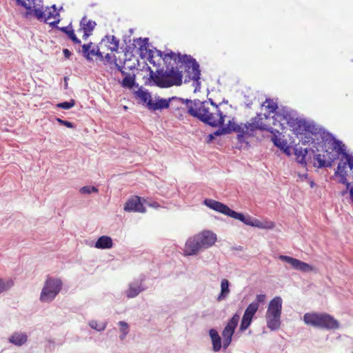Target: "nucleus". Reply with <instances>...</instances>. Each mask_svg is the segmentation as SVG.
<instances>
[{
    "label": "nucleus",
    "mask_w": 353,
    "mask_h": 353,
    "mask_svg": "<svg viewBox=\"0 0 353 353\" xmlns=\"http://www.w3.org/2000/svg\"><path fill=\"white\" fill-rule=\"evenodd\" d=\"M165 64V70H157L154 72L150 68V79L153 84L161 88H170L173 85L179 86L182 84L183 71L180 69L184 67L187 76L185 77V83L194 81L195 91L200 87L201 71L199 65L190 55L179 53L176 54L172 51L165 54L163 58Z\"/></svg>",
    "instance_id": "obj_1"
},
{
    "label": "nucleus",
    "mask_w": 353,
    "mask_h": 353,
    "mask_svg": "<svg viewBox=\"0 0 353 353\" xmlns=\"http://www.w3.org/2000/svg\"><path fill=\"white\" fill-rule=\"evenodd\" d=\"M183 103L186 105L188 113L193 117H195L202 122L212 126L217 127L223 125L224 123L225 115L217 109V112H210L208 106V101H201L199 99L190 100L180 99Z\"/></svg>",
    "instance_id": "obj_2"
},
{
    "label": "nucleus",
    "mask_w": 353,
    "mask_h": 353,
    "mask_svg": "<svg viewBox=\"0 0 353 353\" xmlns=\"http://www.w3.org/2000/svg\"><path fill=\"white\" fill-rule=\"evenodd\" d=\"M216 241V235L210 230H205L189 238L185 245V255L192 256L212 246Z\"/></svg>",
    "instance_id": "obj_3"
},
{
    "label": "nucleus",
    "mask_w": 353,
    "mask_h": 353,
    "mask_svg": "<svg viewBox=\"0 0 353 353\" xmlns=\"http://www.w3.org/2000/svg\"><path fill=\"white\" fill-rule=\"evenodd\" d=\"M303 319L306 325L321 329L334 330L339 327V322L325 313H305Z\"/></svg>",
    "instance_id": "obj_4"
},
{
    "label": "nucleus",
    "mask_w": 353,
    "mask_h": 353,
    "mask_svg": "<svg viewBox=\"0 0 353 353\" xmlns=\"http://www.w3.org/2000/svg\"><path fill=\"white\" fill-rule=\"evenodd\" d=\"M62 288V281L60 279L48 277L41 292L40 301L43 303L52 301Z\"/></svg>",
    "instance_id": "obj_5"
},
{
    "label": "nucleus",
    "mask_w": 353,
    "mask_h": 353,
    "mask_svg": "<svg viewBox=\"0 0 353 353\" xmlns=\"http://www.w3.org/2000/svg\"><path fill=\"white\" fill-rule=\"evenodd\" d=\"M262 114L259 113L256 117L250 119V122L243 123V137H250L254 135L256 130L268 131L271 133H274V129L262 122Z\"/></svg>",
    "instance_id": "obj_6"
},
{
    "label": "nucleus",
    "mask_w": 353,
    "mask_h": 353,
    "mask_svg": "<svg viewBox=\"0 0 353 353\" xmlns=\"http://www.w3.org/2000/svg\"><path fill=\"white\" fill-rule=\"evenodd\" d=\"M296 114L294 111L287 107H281L273 116V124L279 125L283 129L284 121L289 125H293L296 119Z\"/></svg>",
    "instance_id": "obj_7"
},
{
    "label": "nucleus",
    "mask_w": 353,
    "mask_h": 353,
    "mask_svg": "<svg viewBox=\"0 0 353 353\" xmlns=\"http://www.w3.org/2000/svg\"><path fill=\"white\" fill-rule=\"evenodd\" d=\"M53 10L50 11L49 7H46L45 10L43 6H41L37 7L34 3H33V9L32 13L36 17V18L40 21H43L45 23H48V20L54 18H59V13L57 11L56 5H52L50 7Z\"/></svg>",
    "instance_id": "obj_8"
},
{
    "label": "nucleus",
    "mask_w": 353,
    "mask_h": 353,
    "mask_svg": "<svg viewBox=\"0 0 353 353\" xmlns=\"http://www.w3.org/2000/svg\"><path fill=\"white\" fill-rule=\"evenodd\" d=\"M230 217L239 220L247 225L258 228H272L274 227V224L272 223H270L268 226H265L263 223L258 219H253L249 215L245 216L243 214L236 212L234 210H232L231 214H230Z\"/></svg>",
    "instance_id": "obj_9"
},
{
    "label": "nucleus",
    "mask_w": 353,
    "mask_h": 353,
    "mask_svg": "<svg viewBox=\"0 0 353 353\" xmlns=\"http://www.w3.org/2000/svg\"><path fill=\"white\" fill-rule=\"evenodd\" d=\"M279 259L290 264L296 270H299L303 272H309L312 270V267L310 265L297 259L285 255H280Z\"/></svg>",
    "instance_id": "obj_10"
},
{
    "label": "nucleus",
    "mask_w": 353,
    "mask_h": 353,
    "mask_svg": "<svg viewBox=\"0 0 353 353\" xmlns=\"http://www.w3.org/2000/svg\"><path fill=\"white\" fill-rule=\"evenodd\" d=\"M203 203L206 206L209 207L210 208L219 212H221L223 214H225L228 216H230V214H231V212H232V210H231L226 205L213 199H206L204 200Z\"/></svg>",
    "instance_id": "obj_11"
},
{
    "label": "nucleus",
    "mask_w": 353,
    "mask_h": 353,
    "mask_svg": "<svg viewBox=\"0 0 353 353\" xmlns=\"http://www.w3.org/2000/svg\"><path fill=\"white\" fill-rule=\"evenodd\" d=\"M124 210L127 212H145V208L141 202L139 196L130 199L125 204Z\"/></svg>",
    "instance_id": "obj_12"
},
{
    "label": "nucleus",
    "mask_w": 353,
    "mask_h": 353,
    "mask_svg": "<svg viewBox=\"0 0 353 353\" xmlns=\"http://www.w3.org/2000/svg\"><path fill=\"white\" fill-rule=\"evenodd\" d=\"M180 99L181 98H178L176 97H173L172 98H169L168 99L158 97L156 102H153L152 100H150L148 102V107L149 109L153 110L166 109L169 108L170 103L172 100L177 99L181 101Z\"/></svg>",
    "instance_id": "obj_13"
},
{
    "label": "nucleus",
    "mask_w": 353,
    "mask_h": 353,
    "mask_svg": "<svg viewBox=\"0 0 353 353\" xmlns=\"http://www.w3.org/2000/svg\"><path fill=\"white\" fill-rule=\"evenodd\" d=\"M282 303L280 296H275L270 301L266 314L281 315Z\"/></svg>",
    "instance_id": "obj_14"
},
{
    "label": "nucleus",
    "mask_w": 353,
    "mask_h": 353,
    "mask_svg": "<svg viewBox=\"0 0 353 353\" xmlns=\"http://www.w3.org/2000/svg\"><path fill=\"white\" fill-rule=\"evenodd\" d=\"M333 149L336 150L339 154H342L346 159L350 170H352L353 157L345 152V145L341 141L335 139L333 142Z\"/></svg>",
    "instance_id": "obj_15"
},
{
    "label": "nucleus",
    "mask_w": 353,
    "mask_h": 353,
    "mask_svg": "<svg viewBox=\"0 0 353 353\" xmlns=\"http://www.w3.org/2000/svg\"><path fill=\"white\" fill-rule=\"evenodd\" d=\"M143 281V279H141L139 281L137 280L129 284V288L125 292L128 298L136 297L139 293L145 290V288L142 287Z\"/></svg>",
    "instance_id": "obj_16"
},
{
    "label": "nucleus",
    "mask_w": 353,
    "mask_h": 353,
    "mask_svg": "<svg viewBox=\"0 0 353 353\" xmlns=\"http://www.w3.org/2000/svg\"><path fill=\"white\" fill-rule=\"evenodd\" d=\"M225 128H228L230 130V133L231 132H238L237 139L240 143L245 142V140L243 137V123L240 124H237L232 121H230Z\"/></svg>",
    "instance_id": "obj_17"
},
{
    "label": "nucleus",
    "mask_w": 353,
    "mask_h": 353,
    "mask_svg": "<svg viewBox=\"0 0 353 353\" xmlns=\"http://www.w3.org/2000/svg\"><path fill=\"white\" fill-rule=\"evenodd\" d=\"M281 315L265 314L267 327L270 330H278L281 326Z\"/></svg>",
    "instance_id": "obj_18"
},
{
    "label": "nucleus",
    "mask_w": 353,
    "mask_h": 353,
    "mask_svg": "<svg viewBox=\"0 0 353 353\" xmlns=\"http://www.w3.org/2000/svg\"><path fill=\"white\" fill-rule=\"evenodd\" d=\"M28 336L26 334L21 332H14L8 339L10 343L21 346L27 341Z\"/></svg>",
    "instance_id": "obj_19"
},
{
    "label": "nucleus",
    "mask_w": 353,
    "mask_h": 353,
    "mask_svg": "<svg viewBox=\"0 0 353 353\" xmlns=\"http://www.w3.org/2000/svg\"><path fill=\"white\" fill-rule=\"evenodd\" d=\"M314 159L318 163V165L314 163V166H316L319 168H322L331 167L336 157L330 158L329 160H325V155L322 156L321 154H315L314 155Z\"/></svg>",
    "instance_id": "obj_20"
},
{
    "label": "nucleus",
    "mask_w": 353,
    "mask_h": 353,
    "mask_svg": "<svg viewBox=\"0 0 353 353\" xmlns=\"http://www.w3.org/2000/svg\"><path fill=\"white\" fill-rule=\"evenodd\" d=\"M113 243L111 237L108 236H100L95 243V247L99 249H110L112 248Z\"/></svg>",
    "instance_id": "obj_21"
},
{
    "label": "nucleus",
    "mask_w": 353,
    "mask_h": 353,
    "mask_svg": "<svg viewBox=\"0 0 353 353\" xmlns=\"http://www.w3.org/2000/svg\"><path fill=\"white\" fill-rule=\"evenodd\" d=\"M294 150L296 161L300 164L306 165L305 158L308 153L307 148H303L302 147L296 146Z\"/></svg>",
    "instance_id": "obj_22"
},
{
    "label": "nucleus",
    "mask_w": 353,
    "mask_h": 353,
    "mask_svg": "<svg viewBox=\"0 0 353 353\" xmlns=\"http://www.w3.org/2000/svg\"><path fill=\"white\" fill-rule=\"evenodd\" d=\"M209 334L212 339L213 350L218 352L221 347V339L218 332L214 329L210 330Z\"/></svg>",
    "instance_id": "obj_23"
},
{
    "label": "nucleus",
    "mask_w": 353,
    "mask_h": 353,
    "mask_svg": "<svg viewBox=\"0 0 353 353\" xmlns=\"http://www.w3.org/2000/svg\"><path fill=\"white\" fill-rule=\"evenodd\" d=\"M229 281L226 279H223L221 283V292L217 297L218 301H221L225 299L230 294Z\"/></svg>",
    "instance_id": "obj_24"
},
{
    "label": "nucleus",
    "mask_w": 353,
    "mask_h": 353,
    "mask_svg": "<svg viewBox=\"0 0 353 353\" xmlns=\"http://www.w3.org/2000/svg\"><path fill=\"white\" fill-rule=\"evenodd\" d=\"M96 26L94 21L88 19L86 17H83L80 21L81 29L83 31L92 32Z\"/></svg>",
    "instance_id": "obj_25"
},
{
    "label": "nucleus",
    "mask_w": 353,
    "mask_h": 353,
    "mask_svg": "<svg viewBox=\"0 0 353 353\" xmlns=\"http://www.w3.org/2000/svg\"><path fill=\"white\" fill-rule=\"evenodd\" d=\"M57 28L61 32H64L68 37L77 44L81 43V40L79 39L74 34V30L72 28L71 24L65 27H57Z\"/></svg>",
    "instance_id": "obj_26"
},
{
    "label": "nucleus",
    "mask_w": 353,
    "mask_h": 353,
    "mask_svg": "<svg viewBox=\"0 0 353 353\" xmlns=\"http://www.w3.org/2000/svg\"><path fill=\"white\" fill-rule=\"evenodd\" d=\"M294 123L293 125H290L294 132L296 134H303L305 132L306 125L305 126L303 124L307 123V121L296 118Z\"/></svg>",
    "instance_id": "obj_27"
},
{
    "label": "nucleus",
    "mask_w": 353,
    "mask_h": 353,
    "mask_svg": "<svg viewBox=\"0 0 353 353\" xmlns=\"http://www.w3.org/2000/svg\"><path fill=\"white\" fill-rule=\"evenodd\" d=\"M107 41L110 45L108 46V48L112 52H117L119 49V40L114 35L111 36H105V39H103V41Z\"/></svg>",
    "instance_id": "obj_28"
},
{
    "label": "nucleus",
    "mask_w": 353,
    "mask_h": 353,
    "mask_svg": "<svg viewBox=\"0 0 353 353\" xmlns=\"http://www.w3.org/2000/svg\"><path fill=\"white\" fill-rule=\"evenodd\" d=\"M303 125H306L305 132L311 133L313 135L321 134L322 128L316 125L314 122L307 121V123H304Z\"/></svg>",
    "instance_id": "obj_29"
},
{
    "label": "nucleus",
    "mask_w": 353,
    "mask_h": 353,
    "mask_svg": "<svg viewBox=\"0 0 353 353\" xmlns=\"http://www.w3.org/2000/svg\"><path fill=\"white\" fill-rule=\"evenodd\" d=\"M234 331L229 330L228 328H224L222 332V336L223 339V347L226 349L232 341V337L234 334Z\"/></svg>",
    "instance_id": "obj_30"
},
{
    "label": "nucleus",
    "mask_w": 353,
    "mask_h": 353,
    "mask_svg": "<svg viewBox=\"0 0 353 353\" xmlns=\"http://www.w3.org/2000/svg\"><path fill=\"white\" fill-rule=\"evenodd\" d=\"M262 106H265L269 110V113H274L279 110L278 105L273 101L272 99H267L262 104Z\"/></svg>",
    "instance_id": "obj_31"
},
{
    "label": "nucleus",
    "mask_w": 353,
    "mask_h": 353,
    "mask_svg": "<svg viewBox=\"0 0 353 353\" xmlns=\"http://www.w3.org/2000/svg\"><path fill=\"white\" fill-rule=\"evenodd\" d=\"M121 84L123 88H132L135 85L134 75L131 76L129 73L125 75Z\"/></svg>",
    "instance_id": "obj_32"
},
{
    "label": "nucleus",
    "mask_w": 353,
    "mask_h": 353,
    "mask_svg": "<svg viewBox=\"0 0 353 353\" xmlns=\"http://www.w3.org/2000/svg\"><path fill=\"white\" fill-rule=\"evenodd\" d=\"M259 304L256 302L251 303L245 309L244 314L253 318L259 309Z\"/></svg>",
    "instance_id": "obj_33"
},
{
    "label": "nucleus",
    "mask_w": 353,
    "mask_h": 353,
    "mask_svg": "<svg viewBox=\"0 0 353 353\" xmlns=\"http://www.w3.org/2000/svg\"><path fill=\"white\" fill-rule=\"evenodd\" d=\"M240 316L238 314H234L233 316L230 319V320L228 321L227 325L225 327V328H228L229 330L235 331V329L238 325V323L239 321Z\"/></svg>",
    "instance_id": "obj_34"
},
{
    "label": "nucleus",
    "mask_w": 353,
    "mask_h": 353,
    "mask_svg": "<svg viewBox=\"0 0 353 353\" xmlns=\"http://www.w3.org/2000/svg\"><path fill=\"white\" fill-rule=\"evenodd\" d=\"M89 325L92 329H94L99 332H101L106 328L107 323L102 322L99 323L97 321L92 320L89 322Z\"/></svg>",
    "instance_id": "obj_35"
},
{
    "label": "nucleus",
    "mask_w": 353,
    "mask_h": 353,
    "mask_svg": "<svg viewBox=\"0 0 353 353\" xmlns=\"http://www.w3.org/2000/svg\"><path fill=\"white\" fill-rule=\"evenodd\" d=\"M135 94L144 103H148L150 100H152L150 94L147 91L143 90L141 88H139Z\"/></svg>",
    "instance_id": "obj_36"
},
{
    "label": "nucleus",
    "mask_w": 353,
    "mask_h": 353,
    "mask_svg": "<svg viewBox=\"0 0 353 353\" xmlns=\"http://www.w3.org/2000/svg\"><path fill=\"white\" fill-rule=\"evenodd\" d=\"M252 318L243 314L242 320L240 325V331L243 332L246 330L252 323Z\"/></svg>",
    "instance_id": "obj_37"
},
{
    "label": "nucleus",
    "mask_w": 353,
    "mask_h": 353,
    "mask_svg": "<svg viewBox=\"0 0 353 353\" xmlns=\"http://www.w3.org/2000/svg\"><path fill=\"white\" fill-rule=\"evenodd\" d=\"M271 140L274 143V145L281 150H284L286 147L287 142L281 138H279L276 134H274L271 138Z\"/></svg>",
    "instance_id": "obj_38"
},
{
    "label": "nucleus",
    "mask_w": 353,
    "mask_h": 353,
    "mask_svg": "<svg viewBox=\"0 0 353 353\" xmlns=\"http://www.w3.org/2000/svg\"><path fill=\"white\" fill-rule=\"evenodd\" d=\"M13 285L14 282L12 279L4 281L0 279V294L8 290Z\"/></svg>",
    "instance_id": "obj_39"
},
{
    "label": "nucleus",
    "mask_w": 353,
    "mask_h": 353,
    "mask_svg": "<svg viewBox=\"0 0 353 353\" xmlns=\"http://www.w3.org/2000/svg\"><path fill=\"white\" fill-rule=\"evenodd\" d=\"M92 42H90L87 44H83L82 46V53L83 57L88 60L91 61L92 59L90 57V48L92 46Z\"/></svg>",
    "instance_id": "obj_40"
},
{
    "label": "nucleus",
    "mask_w": 353,
    "mask_h": 353,
    "mask_svg": "<svg viewBox=\"0 0 353 353\" xmlns=\"http://www.w3.org/2000/svg\"><path fill=\"white\" fill-rule=\"evenodd\" d=\"M74 105L75 101L74 99H70L69 101L59 103L57 105V106L64 110H69L71 108L74 107Z\"/></svg>",
    "instance_id": "obj_41"
},
{
    "label": "nucleus",
    "mask_w": 353,
    "mask_h": 353,
    "mask_svg": "<svg viewBox=\"0 0 353 353\" xmlns=\"http://www.w3.org/2000/svg\"><path fill=\"white\" fill-rule=\"evenodd\" d=\"M79 192L81 194H91L92 192L97 193L99 192V190L94 186L86 185L82 187L80 189Z\"/></svg>",
    "instance_id": "obj_42"
},
{
    "label": "nucleus",
    "mask_w": 353,
    "mask_h": 353,
    "mask_svg": "<svg viewBox=\"0 0 353 353\" xmlns=\"http://www.w3.org/2000/svg\"><path fill=\"white\" fill-rule=\"evenodd\" d=\"M136 41L139 46L141 50H146L147 46L149 45L148 38H139L136 40Z\"/></svg>",
    "instance_id": "obj_43"
},
{
    "label": "nucleus",
    "mask_w": 353,
    "mask_h": 353,
    "mask_svg": "<svg viewBox=\"0 0 353 353\" xmlns=\"http://www.w3.org/2000/svg\"><path fill=\"white\" fill-rule=\"evenodd\" d=\"M119 325H120V331L121 333L124 334V335H127L130 331L128 324L125 321H121L119 322Z\"/></svg>",
    "instance_id": "obj_44"
},
{
    "label": "nucleus",
    "mask_w": 353,
    "mask_h": 353,
    "mask_svg": "<svg viewBox=\"0 0 353 353\" xmlns=\"http://www.w3.org/2000/svg\"><path fill=\"white\" fill-rule=\"evenodd\" d=\"M114 65L116 68V69L120 72L121 73L122 75L125 76V75H127L128 73L125 72L123 69V66H121L119 65L117 62V59H116V57L114 55Z\"/></svg>",
    "instance_id": "obj_45"
},
{
    "label": "nucleus",
    "mask_w": 353,
    "mask_h": 353,
    "mask_svg": "<svg viewBox=\"0 0 353 353\" xmlns=\"http://www.w3.org/2000/svg\"><path fill=\"white\" fill-rule=\"evenodd\" d=\"M347 163H343V164L339 163V165L337 166V168H336V170L335 171V174L346 173L345 172V169Z\"/></svg>",
    "instance_id": "obj_46"
},
{
    "label": "nucleus",
    "mask_w": 353,
    "mask_h": 353,
    "mask_svg": "<svg viewBox=\"0 0 353 353\" xmlns=\"http://www.w3.org/2000/svg\"><path fill=\"white\" fill-rule=\"evenodd\" d=\"M230 133V130L228 128H225V127L222 128L221 129H219L214 132V136H220L222 134H226Z\"/></svg>",
    "instance_id": "obj_47"
},
{
    "label": "nucleus",
    "mask_w": 353,
    "mask_h": 353,
    "mask_svg": "<svg viewBox=\"0 0 353 353\" xmlns=\"http://www.w3.org/2000/svg\"><path fill=\"white\" fill-rule=\"evenodd\" d=\"M90 55H96L99 58L100 60H103V56L102 53L100 52L99 48L97 49H92L90 50Z\"/></svg>",
    "instance_id": "obj_48"
},
{
    "label": "nucleus",
    "mask_w": 353,
    "mask_h": 353,
    "mask_svg": "<svg viewBox=\"0 0 353 353\" xmlns=\"http://www.w3.org/2000/svg\"><path fill=\"white\" fill-rule=\"evenodd\" d=\"M57 121L60 124L63 125H65V126H66V127H68V128H74V125H73V123H71V122H69V121H65V120H62V119H59V118H57Z\"/></svg>",
    "instance_id": "obj_49"
},
{
    "label": "nucleus",
    "mask_w": 353,
    "mask_h": 353,
    "mask_svg": "<svg viewBox=\"0 0 353 353\" xmlns=\"http://www.w3.org/2000/svg\"><path fill=\"white\" fill-rule=\"evenodd\" d=\"M339 175L340 176L339 182L343 184H345L347 185V188H348L350 185V183L347 182V180L346 178V175H347L346 173L339 174Z\"/></svg>",
    "instance_id": "obj_50"
},
{
    "label": "nucleus",
    "mask_w": 353,
    "mask_h": 353,
    "mask_svg": "<svg viewBox=\"0 0 353 353\" xmlns=\"http://www.w3.org/2000/svg\"><path fill=\"white\" fill-rule=\"evenodd\" d=\"M17 1L25 7L29 12L32 13L33 6H32L30 3L27 5L23 0H17Z\"/></svg>",
    "instance_id": "obj_51"
},
{
    "label": "nucleus",
    "mask_w": 353,
    "mask_h": 353,
    "mask_svg": "<svg viewBox=\"0 0 353 353\" xmlns=\"http://www.w3.org/2000/svg\"><path fill=\"white\" fill-rule=\"evenodd\" d=\"M266 300V296L265 294H258L256 297V302L258 303H264Z\"/></svg>",
    "instance_id": "obj_52"
},
{
    "label": "nucleus",
    "mask_w": 353,
    "mask_h": 353,
    "mask_svg": "<svg viewBox=\"0 0 353 353\" xmlns=\"http://www.w3.org/2000/svg\"><path fill=\"white\" fill-rule=\"evenodd\" d=\"M103 59H105L107 63L114 64V59H112V56L110 54H106V55L103 57Z\"/></svg>",
    "instance_id": "obj_53"
},
{
    "label": "nucleus",
    "mask_w": 353,
    "mask_h": 353,
    "mask_svg": "<svg viewBox=\"0 0 353 353\" xmlns=\"http://www.w3.org/2000/svg\"><path fill=\"white\" fill-rule=\"evenodd\" d=\"M63 53L64 54V57L66 59H69L72 54L71 52L68 49H66V48L63 50Z\"/></svg>",
    "instance_id": "obj_54"
},
{
    "label": "nucleus",
    "mask_w": 353,
    "mask_h": 353,
    "mask_svg": "<svg viewBox=\"0 0 353 353\" xmlns=\"http://www.w3.org/2000/svg\"><path fill=\"white\" fill-rule=\"evenodd\" d=\"M59 21H60V19L57 18V19L56 21L50 22L49 24L52 27H57V24L59 23Z\"/></svg>",
    "instance_id": "obj_55"
},
{
    "label": "nucleus",
    "mask_w": 353,
    "mask_h": 353,
    "mask_svg": "<svg viewBox=\"0 0 353 353\" xmlns=\"http://www.w3.org/2000/svg\"><path fill=\"white\" fill-rule=\"evenodd\" d=\"M83 40H87L88 38L92 34V32H86V31H83Z\"/></svg>",
    "instance_id": "obj_56"
},
{
    "label": "nucleus",
    "mask_w": 353,
    "mask_h": 353,
    "mask_svg": "<svg viewBox=\"0 0 353 353\" xmlns=\"http://www.w3.org/2000/svg\"><path fill=\"white\" fill-rule=\"evenodd\" d=\"M148 205L151 206V207L155 208H157L159 207V204L157 202H155V201L152 202V203H148Z\"/></svg>",
    "instance_id": "obj_57"
},
{
    "label": "nucleus",
    "mask_w": 353,
    "mask_h": 353,
    "mask_svg": "<svg viewBox=\"0 0 353 353\" xmlns=\"http://www.w3.org/2000/svg\"><path fill=\"white\" fill-rule=\"evenodd\" d=\"M157 54H158L160 57H161V58L163 59L164 56H165V54H167L168 52H167V53H163V52H161V50H157Z\"/></svg>",
    "instance_id": "obj_58"
},
{
    "label": "nucleus",
    "mask_w": 353,
    "mask_h": 353,
    "mask_svg": "<svg viewBox=\"0 0 353 353\" xmlns=\"http://www.w3.org/2000/svg\"><path fill=\"white\" fill-rule=\"evenodd\" d=\"M214 139V134H210L208 136V143L211 142Z\"/></svg>",
    "instance_id": "obj_59"
},
{
    "label": "nucleus",
    "mask_w": 353,
    "mask_h": 353,
    "mask_svg": "<svg viewBox=\"0 0 353 353\" xmlns=\"http://www.w3.org/2000/svg\"><path fill=\"white\" fill-rule=\"evenodd\" d=\"M210 102L212 106L216 108V112H217V109H219L218 105H216L212 99H210Z\"/></svg>",
    "instance_id": "obj_60"
},
{
    "label": "nucleus",
    "mask_w": 353,
    "mask_h": 353,
    "mask_svg": "<svg viewBox=\"0 0 353 353\" xmlns=\"http://www.w3.org/2000/svg\"><path fill=\"white\" fill-rule=\"evenodd\" d=\"M350 194L351 200L353 202V187L350 189Z\"/></svg>",
    "instance_id": "obj_61"
},
{
    "label": "nucleus",
    "mask_w": 353,
    "mask_h": 353,
    "mask_svg": "<svg viewBox=\"0 0 353 353\" xmlns=\"http://www.w3.org/2000/svg\"><path fill=\"white\" fill-rule=\"evenodd\" d=\"M126 336L127 335H124V334L122 333L121 335L120 336L121 340H123L125 338Z\"/></svg>",
    "instance_id": "obj_62"
},
{
    "label": "nucleus",
    "mask_w": 353,
    "mask_h": 353,
    "mask_svg": "<svg viewBox=\"0 0 353 353\" xmlns=\"http://www.w3.org/2000/svg\"><path fill=\"white\" fill-rule=\"evenodd\" d=\"M263 116L265 117V119L268 118V115H267L266 114H264Z\"/></svg>",
    "instance_id": "obj_63"
},
{
    "label": "nucleus",
    "mask_w": 353,
    "mask_h": 353,
    "mask_svg": "<svg viewBox=\"0 0 353 353\" xmlns=\"http://www.w3.org/2000/svg\"><path fill=\"white\" fill-rule=\"evenodd\" d=\"M314 185V182H311V186L313 187Z\"/></svg>",
    "instance_id": "obj_64"
}]
</instances>
